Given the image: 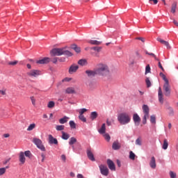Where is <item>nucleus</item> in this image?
<instances>
[{
    "label": "nucleus",
    "mask_w": 178,
    "mask_h": 178,
    "mask_svg": "<svg viewBox=\"0 0 178 178\" xmlns=\"http://www.w3.org/2000/svg\"><path fill=\"white\" fill-rule=\"evenodd\" d=\"M146 55H150V56H153V58H154L155 60H159V58L156 57V56H155V54H154L153 53H149L148 51L145 52Z\"/></svg>",
    "instance_id": "79ce46f5"
},
{
    "label": "nucleus",
    "mask_w": 178,
    "mask_h": 178,
    "mask_svg": "<svg viewBox=\"0 0 178 178\" xmlns=\"http://www.w3.org/2000/svg\"><path fill=\"white\" fill-rule=\"evenodd\" d=\"M40 74L41 71L38 70H32L27 72V75L29 76V77H38Z\"/></svg>",
    "instance_id": "1a4fd4ad"
},
{
    "label": "nucleus",
    "mask_w": 178,
    "mask_h": 178,
    "mask_svg": "<svg viewBox=\"0 0 178 178\" xmlns=\"http://www.w3.org/2000/svg\"><path fill=\"white\" fill-rule=\"evenodd\" d=\"M173 23L175 26H177V27H178V22L177 21H176L175 19L173 20Z\"/></svg>",
    "instance_id": "774afa93"
},
{
    "label": "nucleus",
    "mask_w": 178,
    "mask_h": 178,
    "mask_svg": "<svg viewBox=\"0 0 178 178\" xmlns=\"http://www.w3.org/2000/svg\"><path fill=\"white\" fill-rule=\"evenodd\" d=\"M113 122H115V120H113V119H111V121H109V120L107 119V120H106L107 125L111 126L112 124V123H113Z\"/></svg>",
    "instance_id": "3c124183"
},
{
    "label": "nucleus",
    "mask_w": 178,
    "mask_h": 178,
    "mask_svg": "<svg viewBox=\"0 0 178 178\" xmlns=\"http://www.w3.org/2000/svg\"><path fill=\"white\" fill-rule=\"evenodd\" d=\"M61 138L63 140H69V138H70V135H69L67 133H65V131H62Z\"/></svg>",
    "instance_id": "a878e982"
},
{
    "label": "nucleus",
    "mask_w": 178,
    "mask_h": 178,
    "mask_svg": "<svg viewBox=\"0 0 178 178\" xmlns=\"http://www.w3.org/2000/svg\"><path fill=\"white\" fill-rule=\"evenodd\" d=\"M168 147H169V142H168V139H164L162 148L163 149H168Z\"/></svg>",
    "instance_id": "bb28decb"
},
{
    "label": "nucleus",
    "mask_w": 178,
    "mask_h": 178,
    "mask_svg": "<svg viewBox=\"0 0 178 178\" xmlns=\"http://www.w3.org/2000/svg\"><path fill=\"white\" fill-rule=\"evenodd\" d=\"M112 148L115 150L120 149V143L119 142H113Z\"/></svg>",
    "instance_id": "b1692460"
},
{
    "label": "nucleus",
    "mask_w": 178,
    "mask_h": 178,
    "mask_svg": "<svg viewBox=\"0 0 178 178\" xmlns=\"http://www.w3.org/2000/svg\"><path fill=\"white\" fill-rule=\"evenodd\" d=\"M168 111L170 116H173L175 115V111L173 110V108L168 107Z\"/></svg>",
    "instance_id": "e433bc0d"
},
{
    "label": "nucleus",
    "mask_w": 178,
    "mask_h": 178,
    "mask_svg": "<svg viewBox=\"0 0 178 178\" xmlns=\"http://www.w3.org/2000/svg\"><path fill=\"white\" fill-rule=\"evenodd\" d=\"M149 166L152 169H155L156 168V161L155 160V157L152 156L149 161Z\"/></svg>",
    "instance_id": "f3484780"
},
{
    "label": "nucleus",
    "mask_w": 178,
    "mask_h": 178,
    "mask_svg": "<svg viewBox=\"0 0 178 178\" xmlns=\"http://www.w3.org/2000/svg\"><path fill=\"white\" fill-rule=\"evenodd\" d=\"M98 67H108V65H106V64L104 63H99L97 65Z\"/></svg>",
    "instance_id": "603ef678"
},
{
    "label": "nucleus",
    "mask_w": 178,
    "mask_h": 178,
    "mask_svg": "<svg viewBox=\"0 0 178 178\" xmlns=\"http://www.w3.org/2000/svg\"><path fill=\"white\" fill-rule=\"evenodd\" d=\"M136 40H139L140 41H142V42H145V39L144 38H136Z\"/></svg>",
    "instance_id": "bf43d9fd"
},
{
    "label": "nucleus",
    "mask_w": 178,
    "mask_h": 178,
    "mask_svg": "<svg viewBox=\"0 0 178 178\" xmlns=\"http://www.w3.org/2000/svg\"><path fill=\"white\" fill-rule=\"evenodd\" d=\"M142 111L143 112V124H147V120L149 119V106L147 104H143Z\"/></svg>",
    "instance_id": "20e7f679"
},
{
    "label": "nucleus",
    "mask_w": 178,
    "mask_h": 178,
    "mask_svg": "<svg viewBox=\"0 0 178 178\" xmlns=\"http://www.w3.org/2000/svg\"><path fill=\"white\" fill-rule=\"evenodd\" d=\"M99 168L101 174L103 176H108L109 175V169L106 165L101 164L100 165H99Z\"/></svg>",
    "instance_id": "0eeeda50"
},
{
    "label": "nucleus",
    "mask_w": 178,
    "mask_h": 178,
    "mask_svg": "<svg viewBox=\"0 0 178 178\" xmlns=\"http://www.w3.org/2000/svg\"><path fill=\"white\" fill-rule=\"evenodd\" d=\"M97 74H99L100 76H109L111 72L106 67H100L97 69Z\"/></svg>",
    "instance_id": "423d86ee"
},
{
    "label": "nucleus",
    "mask_w": 178,
    "mask_h": 178,
    "mask_svg": "<svg viewBox=\"0 0 178 178\" xmlns=\"http://www.w3.org/2000/svg\"><path fill=\"white\" fill-rule=\"evenodd\" d=\"M86 74H88V77H95L98 74V70H96L95 71L92 70H86Z\"/></svg>",
    "instance_id": "4468645a"
},
{
    "label": "nucleus",
    "mask_w": 178,
    "mask_h": 178,
    "mask_svg": "<svg viewBox=\"0 0 178 178\" xmlns=\"http://www.w3.org/2000/svg\"><path fill=\"white\" fill-rule=\"evenodd\" d=\"M107 165L110 169V170H116V167L115 166V163L111 159L107 160Z\"/></svg>",
    "instance_id": "2eb2a0df"
},
{
    "label": "nucleus",
    "mask_w": 178,
    "mask_h": 178,
    "mask_svg": "<svg viewBox=\"0 0 178 178\" xmlns=\"http://www.w3.org/2000/svg\"><path fill=\"white\" fill-rule=\"evenodd\" d=\"M97 118H98V113L93 111L90 113V118L92 120H95V119H97Z\"/></svg>",
    "instance_id": "c85d7f7f"
},
{
    "label": "nucleus",
    "mask_w": 178,
    "mask_h": 178,
    "mask_svg": "<svg viewBox=\"0 0 178 178\" xmlns=\"http://www.w3.org/2000/svg\"><path fill=\"white\" fill-rule=\"evenodd\" d=\"M99 134H105L106 131V126L105 124L102 125V127L98 130Z\"/></svg>",
    "instance_id": "aec40b11"
},
{
    "label": "nucleus",
    "mask_w": 178,
    "mask_h": 178,
    "mask_svg": "<svg viewBox=\"0 0 178 178\" xmlns=\"http://www.w3.org/2000/svg\"><path fill=\"white\" fill-rule=\"evenodd\" d=\"M133 120L136 124V126H139L140 125V122H141V118L138 115V114L135 113L133 115Z\"/></svg>",
    "instance_id": "9b49d317"
},
{
    "label": "nucleus",
    "mask_w": 178,
    "mask_h": 178,
    "mask_svg": "<svg viewBox=\"0 0 178 178\" xmlns=\"http://www.w3.org/2000/svg\"><path fill=\"white\" fill-rule=\"evenodd\" d=\"M151 72V67H146L145 74H148V73Z\"/></svg>",
    "instance_id": "864d4df0"
},
{
    "label": "nucleus",
    "mask_w": 178,
    "mask_h": 178,
    "mask_svg": "<svg viewBox=\"0 0 178 178\" xmlns=\"http://www.w3.org/2000/svg\"><path fill=\"white\" fill-rule=\"evenodd\" d=\"M159 76L165 81L163 87V91L165 92L164 94L165 97H169V95H170V85H169V79L166 78V76L162 72H160Z\"/></svg>",
    "instance_id": "7ed1b4c3"
},
{
    "label": "nucleus",
    "mask_w": 178,
    "mask_h": 178,
    "mask_svg": "<svg viewBox=\"0 0 178 178\" xmlns=\"http://www.w3.org/2000/svg\"><path fill=\"white\" fill-rule=\"evenodd\" d=\"M102 49V47H96L95 51H96V52H101Z\"/></svg>",
    "instance_id": "5fc2aeb1"
},
{
    "label": "nucleus",
    "mask_w": 178,
    "mask_h": 178,
    "mask_svg": "<svg viewBox=\"0 0 178 178\" xmlns=\"http://www.w3.org/2000/svg\"><path fill=\"white\" fill-rule=\"evenodd\" d=\"M8 66H16V65H18V66H23L24 65V61H19V60H14V61H10L8 63Z\"/></svg>",
    "instance_id": "9d476101"
},
{
    "label": "nucleus",
    "mask_w": 178,
    "mask_h": 178,
    "mask_svg": "<svg viewBox=\"0 0 178 178\" xmlns=\"http://www.w3.org/2000/svg\"><path fill=\"white\" fill-rule=\"evenodd\" d=\"M145 83H146L147 88H149V87H151V86H152V83H151V80H149V77H147L145 79Z\"/></svg>",
    "instance_id": "4c0bfd02"
},
{
    "label": "nucleus",
    "mask_w": 178,
    "mask_h": 178,
    "mask_svg": "<svg viewBox=\"0 0 178 178\" xmlns=\"http://www.w3.org/2000/svg\"><path fill=\"white\" fill-rule=\"evenodd\" d=\"M6 169H9V166H6V168H0V176H3L6 173Z\"/></svg>",
    "instance_id": "cd10ccee"
},
{
    "label": "nucleus",
    "mask_w": 178,
    "mask_h": 178,
    "mask_svg": "<svg viewBox=\"0 0 178 178\" xmlns=\"http://www.w3.org/2000/svg\"><path fill=\"white\" fill-rule=\"evenodd\" d=\"M76 177H77V178H84V176H83V175H81V174H78V175H76Z\"/></svg>",
    "instance_id": "69168bd1"
},
{
    "label": "nucleus",
    "mask_w": 178,
    "mask_h": 178,
    "mask_svg": "<svg viewBox=\"0 0 178 178\" xmlns=\"http://www.w3.org/2000/svg\"><path fill=\"white\" fill-rule=\"evenodd\" d=\"M61 159L65 162L66 161V156H65V154H62Z\"/></svg>",
    "instance_id": "0e129e2a"
},
{
    "label": "nucleus",
    "mask_w": 178,
    "mask_h": 178,
    "mask_svg": "<svg viewBox=\"0 0 178 178\" xmlns=\"http://www.w3.org/2000/svg\"><path fill=\"white\" fill-rule=\"evenodd\" d=\"M103 137L105 138V140L108 142L111 141V136H109V134H103Z\"/></svg>",
    "instance_id": "c9c22d12"
},
{
    "label": "nucleus",
    "mask_w": 178,
    "mask_h": 178,
    "mask_svg": "<svg viewBox=\"0 0 178 178\" xmlns=\"http://www.w3.org/2000/svg\"><path fill=\"white\" fill-rule=\"evenodd\" d=\"M77 69H79V67H70L69 69L70 74H73V73H76L77 72Z\"/></svg>",
    "instance_id": "72a5a7b5"
},
{
    "label": "nucleus",
    "mask_w": 178,
    "mask_h": 178,
    "mask_svg": "<svg viewBox=\"0 0 178 178\" xmlns=\"http://www.w3.org/2000/svg\"><path fill=\"white\" fill-rule=\"evenodd\" d=\"M68 119H70L69 117L64 116L59 120V123H60V124H65V123H67Z\"/></svg>",
    "instance_id": "393cba45"
},
{
    "label": "nucleus",
    "mask_w": 178,
    "mask_h": 178,
    "mask_svg": "<svg viewBox=\"0 0 178 178\" xmlns=\"http://www.w3.org/2000/svg\"><path fill=\"white\" fill-rule=\"evenodd\" d=\"M157 61V63H158V66H159V67H162V64L161 63V61H159V60H156Z\"/></svg>",
    "instance_id": "338daca9"
},
{
    "label": "nucleus",
    "mask_w": 178,
    "mask_h": 178,
    "mask_svg": "<svg viewBox=\"0 0 178 178\" xmlns=\"http://www.w3.org/2000/svg\"><path fill=\"white\" fill-rule=\"evenodd\" d=\"M58 60H59L58 58H53L52 62H53V63H56L58 62Z\"/></svg>",
    "instance_id": "680f3d73"
},
{
    "label": "nucleus",
    "mask_w": 178,
    "mask_h": 178,
    "mask_svg": "<svg viewBox=\"0 0 178 178\" xmlns=\"http://www.w3.org/2000/svg\"><path fill=\"white\" fill-rule=\"evenodd\" d=\"M49 143L58 145V139L54 138L52 135H49Z\"/></svg>",
    "instance_id": "6ab92c4d"
},
{
    "label": "nucleus",
    "mask_w": 178,
    "mask_h": 178,
    "mask_svg": "<svg viewBox=\"0 0 178 178\" xmlns=\"http://www.w3.org/2000/svg\"><path fill=\"white\" fill-rule=\"evenodd\" d=\"M31 100L32 104L35 105V99L34 98V97H31Z\"/></svg>",
    "instance_id": "4d7b16f0"
},
{
    "label": "nucleus",
    "mask_w": 178,
    "mask_h": 178,
    "mask_svg": "<svg viewBox=\"0 0 178 178\" xmlns=\"http://www.w3.org/2000/svg\"><path fill=\"white\" fill-rule=\"evenodd\" d=\"M86 154H87L88 159H90V161H92V162L95 161V157H94V154H92L91 149H88L86 151Z\"/></svg>",
    "instance_id": "f8f14e48"
},
{
    "label": "nucleus",
    "mask_w": 178,
    "mask_h": 178,
    "mask_svg": "<svg viewBox=\"0 0 178 178\" xmlns=\"http://www.w3.org/2000/svg\"><path fill=\"white\" fill-rule=\"evenodd\" d=\"M70 126L71 129H76V123L74 122V121H70Z\"/></svg>",
    "instance_id": "de8ad7c7"
},
{
    "label": "nucleus",
    "mask_w": 178,
    "mask_h": 178,
    "mask_svg": "<svg viewBox=\"0 0 178 178\" xmlns=\"http://www.w3.org/2000/svg\"><path fill=\"white\" fill-rule=\"evenodd\" d=\"M0 94L1 95H6V90H0Z\"/></svg>",
    "instance_id": "6e6d98bb"
},
{
    "label": "nucleus",
    "mask_w": 178,
    "mask_h": 178,
    "mask_svg": "<svg viewBox=\"0 0 178 178\" xmlns=\"http://www.w3.org/2000/svg\"><path fill=\"white\" fill-rule=\"evenodd\" d=\"M176 8H177V3H173L171 7V13H176Z\"/></svg>",
    "instance_id": "2f4dec72"
},
{
    "label": "nucleus",
    "mask_w": 178,
    "mask_h": 178,
    "mask_svg": "<svg viewBox=\"0 0 178 178\" xmlns=\"http://www.w3.org/2000/svg\"><path fill=\"white\" fill-rule=\"evenodd\" d=\"M75 143H77V139H76L74 137L70 138L69 141L70 145H73V144H75Z\"/></svg>",
    "instance_id": "473e14b6"
},
{
    "label": "nucleus",
    "mask_w": 178,
    "mask_h": 178,
    "mask_svg": "<svg viewBox=\"0 0 178 178\" xmlns=\"http://www.w3.org/2000/svg\"><path fill=\"white\" fill-rule=\"evenodd\" d=\"M66 94H74V88H67L65 90Z\"/></svg>",
    "instance_id": "c756f323"
},
{
    "label": "nucleus",
    "mask_w": 178,
    "mask_h": 178,
    "mask_svg": "<svg viewBox=\"0 0 178 178\" xmlns=\"http://www.w3.org/2000/svg\"><path fill=\"white\" fill-rule=\"evenodd\" d=\"M150 122L152 124H156V117L155 116V115L150 116Z\"/></svg>",
    "instance_id": "7c9ffc66"
},
{
    "label": "nucleus",
    "mask_w": 178,
    "mask_h": 178,
    "mask_svg": "<svg viewBox=\"0 0 178 178\" xmlns=\"http://www.w3.org/2000/svg\"><path fill=\"white\" fill-rule=\"evenodd\" d=\"M19 161L22 165L26 163V157L24 156V152H21L19 156Z\"/></svg>",
    "instance_id": "dca6fc26"
},
{
    "label": "nucleus",
    "mask_w": 178,
    "mask_h": 178,
    "mask_svg": "<svg viewBox=\"0 0 178 178\" xmlns=\"http://www.w3.org/2000/svg\"><path fill=\"white\" fill-rule=\"evenodd\" d=\"M169 175H170V178H176V177H177V175H176V172H175L173 171H170Z\"/></svg>",
    "instance_id": "c03bdc74"
},
{
    "label": "nucleus",
    "mask_w": 178,
    "mask_h": 178,
    "mask_svg": "<svg viewBox=\"0 0 178 178\" xmlns=\"http://www.w3.org/2000/svg\"><path fill=\"white\" fill-rule=\"evenodd\" d=\"M65 57L58 58L59 62H65Z\"/></svg>",
    "instance_id": "052dcab7"
},
{
    "label": "nucleus",
    "mask_w": 178,
    "mask_h": 178,
    "mask_svg": "<svg viewBox=\"0 0 178 178\" xmlns=\"http://www.w3.org/2000/svg\"><path fill=\"white\" fill-rule=\"evenodd\" d=\"M78 65H79V66H87L88 62H87L86 59H81L78 61Z\"/></svg>",
    "instance_id": "5701e85b"
},
{
    "label": "nucleus",
    "mask_w": 178,
    "mask_h": 178,
    "mask_svg": "<svg viewBox=\"0 0 178 178\" xmlns=\"http://www.w3.org/2000/svg\"><path fill=\"white\" fill-rule=\"evenodd\" d=\"M54 106H55V102H54L51 101L47 104V108H54Z\"/></svg>",
    "instance_id": "a18cd8bd"
},
{
    "label": "nucleus",
    "mask_w": 178,
    "mask_h": 178,
    "mask_svg": "<svg viewBox=\"0 0 178 178\" xmlns=\"http://www.w3.org/2000/svg\"><path fill=\"white\" fill-rule=\"evenodd\" d=\"M136 60H140L141 59H143V56L140 55L138 51L136 52Z\"/></svg>",
    "instance_id": "a19ab883"
},
{
    "label": "nucleus",
    "mask_w": 178,
    "mask_h": 178,
    "mask_svg": "<svg viewBox=\"0 0 178 178\" xmlns=\"http://www.w3.org/2000/svg\"><path fill=\"white\" fill-rule=\"evenodd\" d=\"M88 42L91 45H101V44H102V41L92 40H88Z\"/></svg>",
    "instance_id": "4be33fe9"
},
{
    "label": "nucleus",
    "mask_w": 178,
    "mask_h": 178,
    "mask_svg": "<svg viewBox=\"0 0 178 178\" xmlns=\"http://www.w3.org/2000/svg\"><path fill=\"white\" fill-rule=\"evenodd\" d=\"M70 80H72V78H65L64 79H63V82L70 81Z\"/></svg>",
    "instance_id": "e2e57ef3"
},
{
    "label": "nucleus",
    "mask_w": 178,
    "mask_h": 178,
    "mask_svg": "<svg viewBox=\"0 0 178 178\" xmlns=\"http://www.w3.org/2000/svg\"><path fill=\"white\" fill-rule=\"evenodd\" d=\"M32 141L40 151H46L45 147L44 145H42V140H41L40 138H33Z\"/></svg>",
    "instance_id": "39448f33"
},
{
    "label": "nucleus",
    "mask_w": 178,
    "mask_h": 178,
    "mask_svg": "<svg viewBox=\"0 0 178 178\" xmlns=\"http://www.w3.org/2000/svg\"><path fill=\"white\" fill-rule=\"evenodd\" d=\"M157 41H159V42H161V44H163V45H165L167 49H170L172 48V47H170V44H169V42L168 41L163 40L160 38H157Z\"/></svg>",
    "instance_id": "ddd939ff"
},
{
    "label": "nucleus",
    "mask_w": 178,
    "mask_h": 178,
    "mask_svg": "<svg viewBox=\"0 0 178 178\" xmlns=\"http://www.w3.org/2000/svg\"><path fill=\"white\" fill-rule=\"evenodd\" d=\"M142 141H141V139L140 138H137L136 140V145H142Z\"/></svg>",
    "instance_id": "8fccbe9b"
},
{
    "label": "nucleus",
    "mask_w": 178,
    "mask_h": 178,
    "mask_svg": "<svg viewBox=\"0 0 178 178\" xmlns=\"http://www.w3.org/2000/svg\"><path fill=\"white\" fill-rule=\"evenodd\" d=\"M56 129L58 131H61V130H65V125H57Z\"/></svg>",
    "instance_id": "ea45409f"
},
{
    "label": "nucleus",
    "mask_w": 178,
    "mask_h": 178,
    "mask_svg": "<svg viewBox=\"0 0 178 178\" xmlns=\"http://www.w3.org/2000/svg\"><path fill=\"white\" fill-rule=\"evenodd\" d=\"M10 158H8V159H6L3 162V165H6L8 162H10Z\"/></svg>",
    "instance_id": "13d9d810"
},
{
    "label": "nucleus",
    "mask_w": 178,
    "mask_h": 178,
    "mask_svg": "<svg viewBox=\"0 0 178 178\" xmlns=\"http://www.w3.org/2000/svg\"><path fill=\"white\" fill-rule=\"evenodd\" d=\"M87 109L86 108H81L79 111V115H84V113H86V112H87Z\"/></svg>",
    "instance_id": "09e8293b"
},
{
    "label": "nucleus",
    "mask_w": 178,
    "mask_h": 178,
    "mask_svg": "<svg viewBox=\"0 0 178 178\" xmlns=\"http://www.w3.org/2000/svg\"><path fill=\"white\" fill-rule=\"evenodd\" d=\"M71 48L72 49H74L76 54H80V52H81V49L77 47V44H72Z\"/></svg>",
    "instance_id": "412c9836"
},
{
    "label": "nucleus",
    "mask_w": 178,
    "mask_h": 178,
    "mask_svg": "<svg viewBox=\"0 0 178 178\" xmlns=\"http://www.w3.org/2000/svg\"><path fill=\"white\" fill-rule=\"evenodd\" d=\"M79 119H80L81 120V122H87V119L86 118V117H84L83 115H79Z\"/></svg>",
    "instance_id": "49530a36"
},
{
    "label": "nucleus",
    "mask_w": 178,
    "mask_h": 178,
    "mask_svg": "<svg viewBox=\"0 0 178 178\" xmlns=\"http://www.w3.org/2000/svg\"><path fill=\"white\" fill-rule=\"evenodd\" d=\"M24 155H25V156H27L28 158H31L33 156V154H31V152L30 151H25L24 153Z\"/></svg>",
    "instance_id": "58836bf2"
},
{
    "label": "nucleus",
    "mask_w": 178,
    "mask_h": 178,
    "mask_svg": "<svg viewBox=\"0 0 178 178\" xmlns=\"http://www.w3.org/2000/svg\"><path fill=\"white\" fill-rule=\"evenodd\" d=\"M34 129H35V124H31L27 128V131H31V130H34Z\"/></svg>",
    "instance_id": "f704fd0d"
},
{
    "label": "nucleus",
    "mask_w": 178,
    "mask_h": 178,
    "mask_svg": "<svg viewBox=\"0 0 178 178\" xmlns=\"http://www.w3.org/2000/svg\"><path fill=\"white\" fill-rule=\"evenodd\" d=\"M51 60V58L44 57V58H40L39 60H37L35 63H37V65H48V63H49Z\"/></svg>",
    "instance_id": "6e6552de"
},
{
    "label": "nucleus",
    "mask_w": 178,
    "mask_h": 178,
    "mask_svg": "<svg viewBox=\"0 0 178 178\" xmlns=\"http://www.w3.org/2000/svg\"><path fill=\"white\" fill-rule=\"evenodd\" d=\"M51 56H60L62 55H66L67 56H72V52L66 50L65 47L63 48H54L50 51Z\"/></svg>",
    "instance_id": "f257e3e1"
},
{
    "label": "nucleus",
    "mask_w": 178,
    "mask_h": 178,
    "mask_svg": "<svg viewBox=\"0 0 178 178\" xmlns=\"http://www.w3.org/2000/svg\"><path fill=\"white\" fill-rule=\"evenodd\" d=\"M129 159H131L132 161H134V159H136V154L133 153V152H129Z\"/></svg>",
    "instance_id": "37998d69"
},
{
    "label": "nucleus",
    "mask_w": 178,
    "mask_h": 178,
    "mask_svg": "<svg viewBox=\"0 0 178 178\" xmlns=\"http://www.w3.org/2000/svg\"><path fill=\"white\" fill-rule=\"evenodd\" d=\"M159 101L160 104H163V93L161 87L159 88Z\"/></svg>",
    "instance_id": "a211bd4d"
},
{
    "label": "nucleus",
    "mask_w": 178,
    "mask_h": 178,
    "mask_svg": "<svg viewBox=\"0 0 178 178\" xmlns=\"http://www.w3.org/2000/svg\"><path fill=\"white\" fill-rule=\"evenodd\" d=\"M118 120L122 125L129 124L131 122V116L127 113H121L118 116Z\"/></svg>",
    "instance_id": "f03ea898"
}]
</instances>
